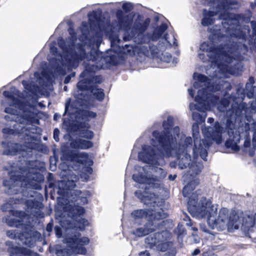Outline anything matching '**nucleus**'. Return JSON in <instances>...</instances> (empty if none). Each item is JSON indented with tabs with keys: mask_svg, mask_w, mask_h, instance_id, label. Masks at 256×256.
<instances>
[{
	"mask_svg": "<svg viewBox=\"0 0 256 256\" xmlns=\"http://www.w3.org/2000/svg\"><path fill=\"white\" fill-rule=\"evenodd\" d=\"M221 87L220 85L212 86H207L198 90V94L194 98L196 104L190 103V110H196L200 112H204L210 108L211 106L218 104V110L220 112L226 111V130H227L228 138L225 142L227 148H230L234 151H238L240 146L238 145L240 142L241 136L240 132L236 128L237 122H242L244 116L242 112H246L245 110L246 104L242 102L245 98V89L238 88L235 94H232L228 98H224L219 100V96L214 95L213 92L220 91Z\"/></svg>",
	"mask_w": 256,
	"mask_h": 256,
	"instance_id": "f257e3e1",
	"label": "nucleus"
},
{
	"mask_svg": "<svg viewBox=\"0 0 256 256\" xmlns=\"http://www.w3.org/2000/svg\"><path fill=\"white\" fill-rule=\"evenodd\" d=\"M140 17V16H138L135 20L130 33L127 32L124 34L123 38L124 41L132 40L136 44H140L139 48L142 54L146 56L152 58L156 56L160 50H164L168 46H178L176 39L173 33L171 34V38L169 34H164L162 40V42H159L158 47L152 44V42H156L161 37L168 28L167 24H162L154 30L152 34H144V33L148 29L150 20L149 18H146L144 22H141Z\"/></svg>",
	"mask_w": 256,
	"mask_h": 256,
	"instance_id": "f03ea898",
	"label": "nucleus"
},
{
	"mask_svg": "<svg viewBox=\"0 0 256 256\" xmlns=\"http://www.w3.org/2000/svg\"><path fill=\"white\" fill-rule=\"evenodd\" d=\"M155 139L153 144L157 150L148 145L142 146V152L138 153V159L142 162L152 165L159 166L164 162V156L170 157L173 154L177 156L178 168L182 170L189 166L191 163L190 154L185 152L176 150V140L172 136L162 132L154 133Z\"/></svg>",
	"mask_w": 256,
	"mask_h": 256,
	"instance_id": "7ed1b4c3",
	"label": "nucleus"
},
{
	"mask_svg": "<svg viewBox=\"0 0 256 256\" xmlns=\"http://www.w3.org/2000/svg\"><path fill=\"white\" fill-rule=\"evenodd\" d=\"M26 166L20 168V174L10 173V178L4 180L3 185L7 188L5 192L8 194H14L20 192L23 183L26 186H32L38 189L37 183L44 180V176L38 172L40 162L37 160L26 162Z\"/></svg>",
	"mask_w": 256,
	"mask_h": 256,
	"instance_id": "20e7f679",
	"label": "nucleus"
},
{
	"mask_svg": "<svg viewBox=\"0 0 256 256\" xmlns=\"http://www.w3.org/2000/svg\"><path fill=\"white\" fill-rule=\"evenodd\" d=\"M68 32L70 36L66 40L62 38L58 40V44L62 50L63 52H68V58L69 59V64L71 66H76L80 61L84 59L92 60V62L96 60L98 52L95 50L96 47L90 46L86 44L85 37L84 44H75L76 40V33L72 28H70Z\"/></svg>",
	"mask_w": 256,
	"mask_h": 256,
	"instance_id": "39448f33",
	"label": "nucleus"
},
{
	"mask_svg": "<svg viewBox=\"0 0 256 256\" xmlns=\"http://www.w3.org/2000/svg\"><path fill=\"white\" fill-rule=\"evenodd\" d=\"M190 201L189 203L188 212L193 217L198 218H206L209 226L212 229L223 230L228 221V210L226 208L220 209L218 216H216L217 208L212 204V202L204 198L200 206L196 207Z\"/></svg>",
	"mask_w": 256,
	"mask_h": 256,
	"instance_id": "423d86ee",
	"label": "nucleus"
},
{
	"mask_svg": "<svg viewBox=\"0 0 256 256\" xmlns=\"http://www.w3.org/2000/svg\"><path fill=\"white\" fill-rule=\"evenodd\" d=\"M60 225L65 229L67 233L68 236L64 238V242L69 248H62L60 246H56V256H78L77 254H86L87 250L84 246L89 244V238L86 236L82 237L80 230L76 228V226L68 220H61Z\"/></svg>",
	"mask_w": 256,
	"mask_h": 256,
	"instance_id": "0eeeda50",
	"label": "nucleus"
},
{
	"mask_svg": "<svg viewBox=\"0 0 256 256\" xmlns=\"http://www.w3.org/2000/svg\"><path fill=\"white\" fill-rule=\"evenodd\" d=\"M192 129L194 132V147L193 148V156L194 158H197L199 156L205 161L207 160L208 150L212 144V141H215L218 144L222 143V133L223 128L218 122L214 123V126L206 128L202 130V133L205 137V140H200L198 138V127L197 124H193Z\"/></svg>",
	"mask_w": 256,
	"mask_h": 256,
	"instance_id": "6e6552de",
	"label": "nucleus"
},
{
	"mask_svg": "<svg viewBox=\"0 0 256 256\" xmlns=\"http://www.w3.org/2000/svg\"><path fill=\"white\" fill-rule=\"evenodd\" d=\"M228 48L223 52L219 60L220 64L216 65L224 72L239 75L243 70L240 60L248 52V46L240 42H232L228 44Z\"/></svg>",
	"mask_w": 256,
	"mask_h": 256,
	"instance_id": "1a4fd4ad",
	"label": "nucleus"
},
{
	"mask_svg": "<svg viewBox=\"0 0 256 256\" xmlns=\"http://www.w3.org/2000/svg\"><path fill=\"white\" fill-rule=\"evenodd\" d=\"M86 192L80 190H74L72 192V198L70 200L76 204L74 206L68 205L64 207V212L60 214L57 212L56 216L60 217V222L62 220H68L74 226H76V228L79 230L83 231L85 229L86 226L88 224V221L83 218L85 210L78 204H85L88 203Z\"/></svg>",
	"mask_w": 256,
	"mask_h": 256,
	"instance_id": "9d476101",
	"label": "nucleus"
},
{
	"mask_svg": "<svg viewBox=\"0 0 256 256\" xmlns=\"http://www.w3.org/2000/svg\"><path fill=\"white\" fill-rule=\"evenodd\" d=\"M88 16L90 19V18H93L96 20V24H95L94 22L90 20V30H89L86 23L82 22V33L86 38V42L85 43L86 44L90 47H96L98 48L102 41V35L98 12L93 10L88 14Z\"/></svg>",
	"mask_w": 256,
	"mask_h": 256,
	"instance_id": "9b49d317",
	"label": "nucleus"
},
{
	"mask_svg": "<svg viewBox=\"0 0 256 256\" xmlns=\"http://www.w3.org/2000/svg\"><path fill=\"white\" fill-rule=\"evenodd\" d=\"M19 91L14 90V91L5 90L3 92L4 96L10 100L11 102L10 106L18 108L23 112L20 119L22 121L20 122L24 124L26 122L30 124H39L40 121L36 118L35 114L30 110V109H34V106L31 104H26L22 102L19 98H16L14 95L18 96Z\"/></svg>",
	"mask_w": 256,
	"mask_h": 256,
	"instance_id": "f8f14e48",
	"label": "nucleus"
},
{
	"mask_svg": "<svg viewBox=\"0 0 256 256\" xmlns=\"http://www.w3.org/2000/svg\"><path fill=\"white\" fill-rule=\"evenodd\" d=\"M96 112L87 110H79L76 114L75 118L76 122L71 126V130L78 132L79 137L88 140H92L94 136V132L89 130V118L96 117Z\"/></svg>",
	"mask_w": 256,
	"mask_h": 256,
	"instance_id": "ddd939ff",
	"label": "nucleus"
},
{
	"mask_svg": "<svg viewBox=\"0 0 256 256\" xmlns=\"http://www.w3.org/2000/svg\"><path fill=\"white\" fill-rule=\"evenodd\" d=\"M22 232H18L16 230H7L6 236L12 239L18 240V244L28 247L34 246L36 241L41 238V234L29 224H24L22 227Z\"/></svg>",
	"mask_w": 256,
	"mask_h": 256,
	"instance_id": "4468645a",
	"label": "nucleus"
},
{
	"mask_svg": "<svg viewBox=\"0 0 256 256\" xmlns=\"http://www.w3.org/2000/svg\"><path fill=\"white\" fill-rule=\"evenodd\" d=\"M168 216V214L164 212L162 208L158 211H154L151 214L148 222L143 227L136 228L131 231V234L136 236L142 237L162 227L165 223L162 220Z\"/></svg>",
	"mask_w": 256,
	"mask_h": 256,
	"instance_id": "2eb2a0df",
	"label": "nucleus"
},
{
	"mask_svg": "<svg viewBox=\"0 0 256 256\" xmlns=\"http://www.w3.org/2000/svg\"><path fill=\"white\" fill-rule=\"evenodd\" d=\"M170 236V233L168 230H162L148 236L145 242L151 248L166 252L173 244L172 242L168 241Z\"/></svg>",
	"mask_w": 256,
	"mask_h": 256,
	"instance_id": "dca6fc26",
	"label": "nucleus"
},
{
	"mask_svg": "<svg viewBox=\"0 0 256 256\" xmlns=\"http://www.w3.org/2000/svg\"><path fill=\"white\" fill-rule=\"evenodd\" d=\"M89 83L84 82H78L77 88L81 91H90L94 97L98 101L102 102L104 98L105 94L104 90L98 88V84H100L102 81V76H96L89 80Z\"/></svg>",
	"mask_w": 256,
	"mask_h": 256,
	"instance_id": "f3484780",
	"label": "nucleus"
},
{
	"mask_svg": "<svg viewBox=\"0 0 256 256\" xmlns=\"http://www.w3.org/2000/svg\"><path fill=\"white\" fill-rule=\"evenodd\" d=\"M254 83V78L253 77H250L248 80V82L246 84V88L244 90L245 95L246 94L247 97L249 98H256V100H252L250 104V106L248 108V105L246 104V108H245L246 110V112H244V111L242 112V115L244 116H247L248 117V118H244L242 120V122H237V124H238V126L239 127L240 126V125L242 124V121L244 120H247L248 121H250V120H252V116L251 114H256V87L253 86V84ZM239 129L240 128H238Z\"/></svg>",
	"mask_w": 256,
	"mask_h": 256,
	"instance_id": "a211bd4d",
	"label": "nucleus"
},
{
	"mask_svg": "<svg viewBox=\"0 0 256 256\" xmlns=\"http://www.w3.org/2000/svg\"><path fill=\"white\" fill-rule=\"evenodd\" d=\"M228 44H226L224 46L214 47L209 44L208 42H204L200 44V49L202 52H207V56L208 58L209 61L215 64H220L219 60L224 50L228 48Z\"/></svg>",
	"mask_w": 256,
	"mask_h": 256,
	"instance_id": "6ab92c4d",
	"label": "nucleus"
},
{
	"mask_svg": "<svg viewBox=\"0 0 256 256\" xmlns=\"http://www.w3.org/2000/svg\"><path fill=\"white\" fill-rule=\"evenodd\" d=\"M62 157L66 160L76 162L78 166H90L92 162L88 158V154L84 152H78L76 150H68L63 152Z\"/></svg>",
	"mask_w": 256,
	"mask_h": 256,
	"instance_id": "aec40b11",
	"label": "nucleus"
},
{
	"mask_svg": "<svg viewBox=\"0 0 256 256\" xmlns=\"http://www.w3.org/2000/svg\"><path fill=\"white\" fill-rule=\"evenodd\" d=\"M199 184V180L198 178H194L190 182H188V184L184 186L182 190V194L184 197L188 198V210L189 207V203L190 201H194L196 202L195 204L192 202L194 205L196 206V207H199L201 206L202 202L204 198H202L200 200V202L198 203V196L197 192H192L193 190L195 189L196 186H198Z\"/></svg>",
	"mask_w": 256,
	"mask_h": 256,
	"instance_id": "412c9836",
	"label": "nucleus"
},
{
	"mask_svg": "<svg viewBox=\"0 0 256 256\" xmlns=\"http://www.w3.org/2000/svg\"><path fill=\"white\" fill-rule=\"evenodd\" d=\"M144 191L143 192L141 190H138L135 192V196L138 198L141 202L144 204L150 206L154 208L158 206L156 196L154 192L148 193L147 192V186H145Z\"/></svg>",
	"mask_w": 256,
	"mask_h": 256,
	"instance_id": "4be33fe9",
	"label": "nucleus"
},
{
	"mask_svg": "<svg viewBox=\"0 0 256 256\" xmlns=\"http://www.w3.org/2000/svg\"><path fill=\"white\" fill-rule=\"evenodd\" d=\"M118 20V26L119 30H124V34L129 32L130 27L132 22V18L129 14H124L121 10H118L116 14Z\"/></svg>",
	"mask_w": 256,
	"mask_h": 256,
	"instance_id": "5701e85b",
	"label": "nucleus"
},
{
	"mask_svg": "<svg viewBox=\"0 0 256 256\" xmlns=\"http://www.w3.org/2000/svg\"><path fill=\"white\" fill-rule=\"evenodd\" d=\"M64 55L60 56L58 60L55 59L56 64L54 66V68H56V72L58 74L64 76L66 74V66L68 68H76L78 66V62L76 66H71L69 64V59L68 56V52H63Z\"/></svg>",
	"mask_w": 256,
	"mask_h": 256,
	"instance_id": "b1692460",
	"label": "nucleus"
},
{
	"mask_svg": "<svg viewBox=\"0 0 256 256\" xmlns=\"http://www.w3.org/2000/svg\"><path fill=\"white\" fill-rule=\"evenodd\" d=\"M6 245L8 247V251L10 256H38L36 252L26 248L13 246V244L10 241H6Z\"/></svg>",
	"mask_w": 256,
	"mask_h": 256,
	"instance_id": "393cba45",
	"label": "nucleus"
},
{
	"mask_svg": "<svg viewBox=\"0 0 256 256\" xmlns=\"http://www.w3.org/2000/svg\"><path fill=\"white\" fill-rule=\"evenodd\" d=\"M78 180L76 174H72V179L67 180H62L58 183L57 193L61 196H64L68 190H70L76 186V182Z\"/></svg>",
	"mask_w": 256,
	"mask_h": 256,
	"instance_id": "a878e982",
	"label": "nucleus"
},
{
	"mask_svg": "<svg viewBox=\"0 0 256 256\" xmlns=\"http://www.w3.org/2000/svg\"><path fill=\"white\" fill-rule=\"evenodd\" d=\"M10 214L16 218H11L10 216L6 217V222L10 226L18 228L20 226H23L22 218L24 217L25 213L22 211L10 210Z\"/></svg>",
	"mask_w": 256,
	"mask_h": 256,
	"instance_id": "bb28decb",
	"label": "nucleus"
},
{
	"mask_svg": "<svg viewBox=\"0 0 256 256\" xmlns=\"http://www.w3.org/2000/svg\"><path fill=\"white\" fill-rule=\"evenodd\" d=\"M234 1L224 0L220 2L218 5V12H220L219 18L221 20H226L229 17V14L228 10L232 9V5L235 4Z\"/></svg>",
	"mask_w": 256,
	"mask_h": 256,
	"instance_id": "cd10ccee",
	"label": "nucleus"
},
{
	"mask_svg": "<svg viewBox=\"0 0 256 256\" xmlns=\"http://www.w3.org/2000/svg\"><path fill=\"white\" fill-rule=\"evenodd\" d=\"M99 70L98 66L94 64H88L84 70L80 74V77L84 78L80 82H84L86 83H89V80L97 76H94L95 72Z\"/></svg>",
	"mask_w": 256,
	"mask_h": 256,
	"instance_id": "c85d7f7f",
	"label": "nucleus"
},
{
	"mask_svg": "<svg viewBox=\"0 0 256 256\" xmlns=\"http://www.w3.org/2000/svg\"><path fill=\"white\" fill-rule=\"evenodd\" d=\"M136 169L138 170V174H133L134 180L140 184H149L150 180L148 178L146 168L138 166L136 168Z\"/></svg>",
	"mask_w": 256,
	"mask_h": 256,
	"instance_id": "c756f323",
	"label": "nucleus"
},
{
	"mask_svg": "<svg viewBox=\"0 0 256 256\" xmlns=\"http://www.w3.org/2000/svg\"><path fill=\"white\" fill-rule=\"evenodd\" d=\"M174 126V118L172 116H168L166 120H164L162 124V126L164 128V130L160 132L158 130H154L152 132V136H153V138L150 140V144L153 147L156 148V147L153 144V140L154 139H155V137L154 136V132H158V134H162V132H165L166 134H170V136H172L174 138H176H176L175 136H173L172 134L170 133V131L172 130V127Z\"/></svg>",
	"mask_w": 256,
	"mask_h": 256,
	"instance_id": "7c9ffc66",
	"label": "nucleus"
},
{
	"mask_svg": "<svg viewBox=\"0 0 256 256\" xmlns=\"http://www.w3.org/2000/svg\"><path fill=\"white\" fill-rule=\"evenodd\" d=\"M160 209V208L154 210L152 208V212H150V214H149V211L146 210H134L131 212V216L134 218V220L136 222L137 221H140L144 218H146L148 215H150V217L152 212L154 211H158Z\"/></svg>",
	"mask_w": 256,
	"mask_h": 256,
	"instance_id": "2f4dec72",
	"label": "nucleus"
},
{
	"mask_svg": "<svg viewBox=\"0 0 256 256\" xmlns=\"http://www.w3.org/2000/svg\"><path fill=\"white\" fill-rule=\"evenodd\" d=\"M204 18L202 20L201 24L204 26H208L214 23V21L212 17L214 16V12L212 11L207 10L206 9L203 10Z\"/></svg>",
	"mask_w": 256,
	"mask_h": 256,
	"instance_id": "473e14b6",
	"label": "nucleus"
},
{
	"mask_svg": "<svg viewBox=\"0 0 256 256\" xmlns=\"http://www.w3.org/2000/svg\"><path fill=\"white\" fill-rule=\"evenodd\" d=\"M192 142V140L190 137H186L182 141L180 140V142L178 144L176 143V150L178 152H187V148L189 146H191Z\"/></svg>",
	"mask_w": 256,
	"mask_h": 256,
	"instance_id": "72a5a7b5",
	"label": "nucleus"
},
{
	"mask_svg": "<svg viewBox=\"0 0 256 256\" xmlns=\"http://www.w3.org/2000/svg\"><path fill=\"white\" fill-rule=\"evenodd\" d=\"M190 170L188 172V175L194 178L198 174L202 171V164L198 162H193L189 166Z\"/></svg>",
	"mask_w": 256,
	"mask_h": 256,
	"instance_id": "f704fd0d",
	"label": "nucleus"
},
{
	"mask_svg": "<svg viewBox=\"0 0 256 256\" xmlns=\"http://www.w3.org/2000/svg\"><path fill=\"white\" fill-rule=\"evenodd\" d=\"M138 46H133L130 44H126L124 46H122V48H120L119 52H122L124 54L132 55L134 54V48L137 47L140 50V52H142L140 50L139 48V46H141L140 44H138Z\"/></svg>",
	"mask_w": 256,
	"mask_h": 256,
	"instance_id": "c9c22d12",
	"label": "nucleus"
},
{
	"mask_svg": "<svg viewBox=\"0 0 256 256\" xmlns=\"http://www.w3.org/2000/svg\"><path fill=\"white\" fill-rule=\"evenodd\" d=\"M193 78L194 79L198 80L201 84L204 83V84L205 86L204 88H206L207 86H214V85L209 86L210 80L204 74L194 72L193 74Z\"/></svg>",
	"mask_w": 256,
	"mask_h": 256,
	"instance_id": "e433bc0d",
	"label": "nucleus"
},
{
	"mask_svg": "<svg viewBox=\"0 0 256 256\" xmlns=\"http://www.w3.org/2000/svg\"><path fill=\"white\" fill-rule=\"evenodd\" d=\"M50 52L54 55V56H58V58H56V60H58V58H60V56H62L61 54H59L58 53V48H57L56 47V42H52L50 44ZM55 58H52L50 60V63L51 64H52L53 62H54V61H55Z\"/></svg>",
	"mask_w": 256,
	"mask_h": 256,
	"instance_id": "4c0bfd02",
	"label": "nucleus"
},
{
	"mask_svg": "<svg viewBox=\"0 0 256 256\" xmlns=\"http://www.w3.org/2000/svg\"><path fill=\"white\" fill-rule=\"evenodd\" d=\"M246 220L248 227L256 226V213H252L248 215Z\"/></svg>",
	"mask_w": 256,
	"mask_h": 256,
	"instance_id": "58836bf2",
	"label": "nucleus"
},
{
	"mask_svg": "<svg viewBox=\"0 0 256 256\" xmlns=\"http://www.w3.org/2000/svg\"><path fill=\"white\" fill-rule=\"evenodd\" d=\"M16 125H18V124H14V128H15L14 130L10 128H4L2 130V132L4 134H15L16 133L23 132H24V130L23 128H22L20 130L17 128H16Z\"/></svg>",
	"mask_w": 256,
	"mask_h": 256,
	"instance_id": "ea45409f",
	"label": "nucleus"
},
{
	"mask_svg": "<svg viewBox=\"0 0 256 256\" xmlns=\"http://www.w3.org/2000/svg\"><path fill=\"white\" fill-rule=\"evenodd\" d=\"M16 146H17V144L13 143L11 142H9L8 143V146H12V147H14V148H12V150H10V149L5 150L3 152V154L8 155H8L12 156V155L16 154L17 150H16V149L15 148V147H16Z\"/></svg>",
	"mask_w": 256,
	"mask_h": 256,
	"instance_id": "a19ab883",
	"label": "nucleus"
},
{
	"mask_svg": "<svg viewBox=\"0 0 256 256\" xmlns=\"http://www.w3.org/2000/svg\"><path fill=\"white\" fill-rule=\"evenodd\" d=\"M202 112V113L200 114L198 112H193L192 114L193 120L197 122H202L204 121L206 116L205 111Z\"/></svg>",
	"mask_w": 256,
	"mask_h": 256,
	"instance_id": "79ce46f5",
	"label": "nucleus"
},
{
	"mask_svg": "<svg viewBox=\"0 0 256 256\" xmlns=\"http://www.w3.org/2000/svg\"><path fill=\"white\" fill-rule=\"evenodd\" d=\"M80 149L84 150L91 148L93 146V143L90 140H86L80 139Z\"/></svg>",
	"mask_w": 256,
	"mask_h": 256,
	"instance_id": "37998d69",
	"label": "nucleus"
},
{
	"mask_svg": "<svg viewBox=\"0 0 256 256\" xmlns=\"http://www.w3.org/2000/svg\"><path fill=\"white\" fill-rule=\"evenodd\" d=\"M24 128H23V130ZM25 130L28 131L29 133L40 134L42 132V130L40 128L36 126L32 125L31 126L24 128Z\"/></svg>",
	"mask_w": 256,
	"mask_h": 256,
	"instance_id": "c03bdc74",
	"label": "nucleus"
},
{
	"mask_svg": "<svg viewBox=\"0 0 256 256\" xmlns=\"http://www.w3.org/2000/svg\"><path fill=\"white\" fill-rule=\"evenodd\" d=\"M122 8L125 12L128 13L130 12L134 8V6L130 2H126L122 4Z\"/></svg>",
	"mask_w": 256,
	"mask_h": 256,
	"instance_id": "a18cd8bd",
	"label": "nucleus"
},
{
	"mask_svg": "<svg viewBox=\"0 0 256 256\" xmlns=\"http://www.w3.org/2000/svg\"><path fill=\"white\" fill-rule=\"evenodd\" d=\"M216 85L220 86L221 89L224 88L227 90H230L232 88V86L230 84L222 80L220 82L219 84H217Z\"/></svg>",
	"mask_w": 256,
	"mask_h": 256,
	"instance_id": "49530a36",
	"label": "nucleus"
},
{
	"mask_svg": "<svg viewBox=\"0 0 256 256\" xmlns=\"http://www.w3.org/2000/svg\"><path fill=\"white\" fill-rule=\"evenodd\" d=\"M80 139L72 140L70 143L71 148L76 149H80Z\"/></svg>",
	"mask_w": 256,
	"mask_h": 256,
	"instance_id": "de8ad7c7",
	"label": "nucleus"
},
{
	"mask_svg": "<svg viewBox=\"0 0 256 256\" xmlns=\"http://www.w3.org/2000/svg\"><path fill=\"white\" fill-rule=\"evenodd\" d=\"M4 112L8 114H10L12 116H14V117L16 115L18 114L17 110L10 107L6 108L4 110Z\"/></svg>",
	"mask_w": 256,
	"mask_h": 256,
	"instance_id": "09e8293b",
	"label": "nucleus"
},
{
	"mask_svg": "<svg viewBox=\"0 0 256 256\" xmlns=\"http://www.w3.org/2000/svg\"><path fill=\"white\" fill-rule=\"evenodd\" d=\"M40 203L36 200H28L27 202V205L29 207L37 208L38 206Z\"/></svg>",
	"mask_w": 256,
	"mask_h": 256,
	"instance_id": "8fccbe9b",
	"label": "nucleus"
},
{
	"mask_svg": "<svg viewBox=\"0 0 256 256\" xmlns=\"http://www.w3.org/2000/svg\"><path fill=\"white\" fill-rule=\"evenodd\" d=\"M54 230L56 234V236L60 238H61L62 236V228L60 226H56L54 228Z\"/></svg>",
	"mask_w": 256,
	"mask_h": 256,
	"instance_id": "3c124183",
	"label": "nucleus"
},
{
	"mask_svg": "<svg viewBox=\"0 0 256 256\" xmlns=\"http://www.w3.org/2000/svg\"><path fill=\"white\" fill-rule=\"evenodd\" d=\"M59 134H60V130L58 128H56L54 130V133H53V138L54 139L56 142L59 141Z\"/></svg>",
	"mask_w": 256,
	"mask_h": 256,
	"instance_id": "603ef678",
	"label": "nucleus"
},
{
	"mask_svg": "<svg viewBox=\"0 0 256 256\" xmlns=\"http://www.w3.org/2000/svg\"><path fill=\"white\" fill-rule=\"evenodd\" d=\"M182 220L186 222V225L188 226H192V223L191 222V220L190 217L186 214H184V216L182 218Z\"/></svg>",
	"mask_w": 256,
	"mask_h": 256,
	"instance_id": "864d4df0",
	"label": "nucleus"
},
{
	"mask_svg": "<svg viewBox=\"0 0 256 256\" xmlns=\"http://www.w3.org/2000/svg\"><path fill=\"white\" fill-rule=\"evenodd\" d=\"M158 172L160 174L159 178H164L167 174L166 172L161 168H159L158 169Z\"/></svg>",
	"mask_w": 256,
	"mask_h": 256,
	"instance_id": "5fc2aeb1",
	"label": "nucleus"
},
{
	"mask_svg": "<svg viewBox=\"0 0 256 256\" xmlns=\"http://www.w3.org/2000/svg\"><path fill=\"white\" fill-rule=\"evenodd\" d=\"M54 224L53 220H51L47 224L46 226V230L48 232H52L53 229Z\"/></svg>",
	"mask_w": 256,
	"mask_h": 256,
	"instance_id": "6e6d98bb",
	"label": "nucleus"
},
{
	"mask_svg": "<svg viewBox=\"0 0 256 256\" xmlns=\"http://www.w3.org/2000/svg\"><path fill=\"white\" fill-rule=\"evenodd\" d=\"M10 208L11 204L8 203L4 204L1 206V209L3 212H6L7 210L10 212Z\"/></svg>",
	"mask_w": 256,
	"mask_h": 256,
	"instance_id": "4d7b16f0",
	"label": "nucleus"
},
{
	"mask_svg": "<svg viewBox=\"0 0 256 256\" xmlns=\"http://www.w3.org/2000/svg\"><path fill=\"white\" fill-rule=\"evenodd\" d=\"M177 230H178V236L182 235L185 234V230L182 225L179 224L178 226Z\"/></svg>",
	"mask_w": 256,
	"mask_h": 256,
	"instance_id": "13d9d810",
	"label": "nucleus"
},
{
	"mask_svg": "<svg viewBox=\"0 0 256 256\" xmlns=\"http://www.w3.org/2000/svg\"><path fill=\"white\" fill-rule=\"evenodd\" d=\"M116 57L114 54H112L110 56V60L108 61L112 64H116Z\"/></svg>",
	"mask_w": 256,
	"mask_h": 256,
	"instance_id": "bf43d9fd",
	"label": "nucleus"
},
{
	"mask_svg": "<svg viewBox=\"0 0 256 256\" xmlns=\"http://www.w3.org/2000/svg\"><path fill=\"white\" fill-rule=\"evenodd\" d=\"M22 84L26 89L30 92H32L30 86L26 80H22Z\"/></svg>",
	"mask_w": 256,
	"mask_h": 256,
	"instance_id": "052dcab7",
	"label": "nucleus"
},
{
	"mask_svg": "<svg viewBox=\"0 0 256 256\" xmlns=\"http://www.w3.org/2000/svg\"><path fill=\"white\" fill-rule=\"evenodd\" d=\"M4 118L6 120H14L16 122H17L20 120V119L18 118V116L16 118H10L9 116H5Z\"/></svg>",
	"mask_w": 256,
	"mask_h": 256,
	"instance_id": "680f3d73",
	"label": "nucleus"
},
{
	"mask_svg": "<svg viewBox=\"0 0 256 256\" xmlns=\"http://www.w3.org/2000/svg\"><path fill=\"white\" fill-rule=\"evenodd\" d=\"M139 256H150V254L148 250L141 252L139 253Z\"/></svg>",
	"mask_w": 256,
	"mask_h": 256,
	"instance_id": "e2e57ef3",
	"label": "nucleus"
},
{
	"mask_svg": "<svg viewBox=\"0 0 256 256\" xmlns=\"http://www.w3.org/2000/svg\"><path fill=\"white\" fill-rule=\"evenodd\" d=\"M199 58L203 62H205L206 60V58H205V55L204 53H198Z\"/></svg>",
	"mask_w": 256,
	"mask_h": 256,
	"instance_id": "0e129e2a",
	"label": "nucleus"
},
{
	"mask_svg": "<svg viewBox=\"0 0 256 256\" xmlns=\"http://www.w3.org/2000/svg\"><path fill=\"white\" fill-rule=\"evenodd\" d=\"M250 146V142L249 139H246L244 144V148H248Z\"/></svg>",
	"mask_w": 256,
	"mask_h": 256,
	"instance_id": "69168bd1",
	"label": "nucleus"
},
{
	"mask_svg": "<svg viewBox=\"0 0 256 256\" xmlns=\"http://www.w3.org/2000/svg\"><path fill=\"white\" fill-rule=\"evenodd\" d=\"M200 251L199 248H196L191 253V256H197L200 253Z\"/></svg>",
	"mask_w": 256,
	"mask_h": 256,
	"instance_id": "338daca9",
	"label": "nucleus"
},
{
	"mask_svg": "<svg viewBox=\"0 0 256 256\" xmlns=\"http://www.w3.org/2000/svg\"><path fill=\"white\" fill-rule=\"evenodd\" d=\"M252 142L254 145L256 147V131H255L254 133Z\"/></svg>",
	"mask_w": 256,
	"mask_h": 256,
	"instance_id": "774afa93",
	"label": "nucleus"
}]
</instances>
